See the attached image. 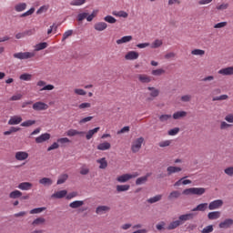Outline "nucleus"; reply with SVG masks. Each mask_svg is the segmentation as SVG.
Instances as JSON below:
<instances>
[{
	"mask_svg": "<svg viewBox=\"0 0 233 233\" xmlns=\"http://www.w3.org/2000/svg\"><path fill=\"white\" fill-rule=\"evenodd\" d=\"M208 219H219V218H221V212L219 211L209 212L208 214Z\"/></svg>",
	"mask_w": 233,
	"mask_h": 233,
	"instance_id": "c756f323",
	"label": "nucleus"
},
{
	"mask_svg": "<svg viewBox=\"0 0 233 233\" xmlns=\"http://www.w3.org/2000/svg\"><path fill=\"white\" fill-rule=\"evenodd\" d=\"M207 208H208V203H202L198 205L196 208H194L192 209V212H205V210H207Z\"/></svg>",
	"mask_w": 233,
	"mask_h": 233,
	"instance_id": "f3484780",
	"label": "nucleus"
},
{
	"mask_svg": "<svg viewBox=\"0 0 233 233\" xmlns=\"http://www.w3.org/2000/svg\"><path fill=\"white\" fill-rule=\"evenodd\" d=\"M85 205V201L83 200H76L73 201L69 204L70 208H79Z\"/></svg>",
	"mask_w": 233,
	"mask_h": 233,
	"instance_id": "b1692460",
	"label": "nucleus"
},
{
	"mask_svg": "<svg viewBox=\"0 0 233 233\" xmlns=\"http://www.w3.org/2000/svg\"><path fill=\"white\" fill-rule=\"evenodd\" d=\"M106 212H110V207L108 206H98L96 209V214H106Z\"/></svg>",
	"mask_w": 233,
	"mask_h": 233,
	"instance_id": "2eb2a0df",
	"label": "nucleus"
},
{
	"mask_svg": "<svg viewBox=\"0 0 233 233\" xmlns=\"http://www.w3.org/2000/svg\"><path fill=\"white\" fill-rule=\"evenodd\" d=\"M233 225L232 218H226L224 221L220 222L218 227L219 228H230Z\"/></svg>",
	"mask_w": 233,
	"mask_h": 233,
	"instance_id": "f8f14e48",
	"label": "nucleus"
},
{
	"mask_svg": "<svg viewBox=\"0 0 233 233\" xmlns=\"http://www.w3.org/2000/svg\"><path fill=\"white\" fill-rule=\"evenodd\" d=\"M163 46V40L156 39L149 46L151 48H159Z\"/></svg>",
	"mask_w": 233,
	"mask_h": 233,
	"instance_id": "58836bf2",
	"label": "nucleus"
},
{
	"mask_svg": "<svg viewBox=\"0 0 233 233\" xmlns=\"http://www.w3.org/2000/svg\"><path fill=\"white\" fill-rule=\"evenodd\" d=\"M133 37L132 35H126L122 38L116 40V45H123L124 43H130L132 41Z\"/></svg>",
	"mask_w": 233,
	"mask_h": 233,
	"instance_id": "a878e982",
	"label": "nucleus"
},
{
	"mask_svg": "<svg viewBox=\"0 0 233 233\" xmlns=\"http://www.w3.org/2000/svg\"><path fill=\"white\" fill-rule=\"evenodd\" d=\"M32 125H35V120H26L21 124V127H32Z\"/></svg>",
	"mask_w": 233,
	"mask_h": 233,
	"instance_id": "0e129e2a",
	"label": "nucleus"
},
{
	"mask_svg": "<svg viewBox=\"0 0 233 233\" xmlns=\"http://www.w3.org/2000/svg\"><path fill=\"white\" fill-rule=\"evenodd\" d=\"M89 173H90V169L86 167V165H84L80 167L81 176H87V174Z\"/></svg>",
	"mask_w": 233,
	"mask_h": 233,
	"instance_id": "de8ad7c7",
	"label": "nucleus"
},
{
	"mask_svg": "<svg viewBox=\"0 0 233 233\" xmlns=\"http://www.w3.org/2000/svg\"><path fill=\"white\" fill-rule=\"evenodd\" d=\"M194 213H187L185 215H181L178 218V221H180V225H183V223H185V221H190V219H194Z\"/></svg>",
	"mask_w": 233,
	"mask_h": 233,
	"instance_id": "1a4fd4ad",
	"label": "nucleus"
},
{
	"mask_svg": "<svg viewBox=\"0 0 233 233\" xmlns=\"http://www.w3.org/2000/svg\"><path fill=\"white\" fill-rule=\"evenodd\" d=\"M106 28H108V25L105 22H97L94 25V29L96 30V32H104Z\"/></svg>",
	"mask_w": 233,
	"mask_h": 233,
	"instance_id": "9d476101",
	"label": "nucleus"
},
{
	"mask_svg": "<svg viewBox=\"0 0 233 233\" xmlns=\"http://www.w3.org/2000/svg\"><path fill=\"white\" fill-rule=\"evenodd\" d=\"M224 173L227 176H229L230 177H233V167H227L226 169H224Z\"/></svg>",
	"mask_w": 233,
	"mask_h": 233,
	"instance_id": "338daca9",
	"label": "nucleus"
},
{
	"mask_svg": "<svg viewBox=\"0 0 233 233\" xmlns=\"http://www.w3.org/2000/svg\"><path fill=\"white\" fill-rule=\"evenodd\" d=\"M40 185H44V187H50L54 181H52V178L48 177H43L39 180Z\"/></svg>",
	"mask_w": 233,
	"mask_h": 233,
	"instance_id": "c85d7f7f",
	"label": "nucleus"
},
{
	"mask_svg": "<svg viewBox=\"0 0 233 233\" xmlns=\"http://www.w3.org/2000/svg\"><path fill=\"white\" fill-rule=\"evenodd\" d=\"M36 86L39 87H42L40 89V92H43L44 90H54L55 86L54 85H47L46 86V82L40 80L36 83Z\"/></svg>",
	"mask_w": 233,
	"mask_h": 233,
	"instance_id": "423d86ee",
	"label": "nucleus"
},
{
	"mask_svg": "<svg viewBox=\"0 0 233 233\" xmlns=\"http://www.w3.org/2000/svg\"><path fill=\"white\" fill-rule=\"evenodd\" d=\"M181 167H174V166H169L167 168V176H172V174H177V172H181Z\"/></svg>",
	"mask_w": 233,
	"mask_h": 233,
	"instance_id": "6ab92c4d",
	"label": "nucleus"
},
{
	"mask_svg": "<svg viewBox=\"0 0 233 233\" xmlns=\"http://www.w3.org/2000/svg\"><path fill=\"white\" fill-rule=\"evenodd\" d=\"M181 117H187V111H177L173 114V119H181Z\"/></svg>",
	"mask_w": 233,
	"mask_h": 233,
	"instance_id": "f704fd0d",
	"label": "nucleus"
},
{
	"mask_svg": "<svg viewBox=\"0 0 233 233\" xmlns=\"http://www.w3.org/2000/svg\"><path fill=\"white\" fill-rule=\"evenodd\" d=\"M202 233H210V232H214V227L212 225L207 226L206 228H204L201 231Z\"/></svg>",
	"mask_w": 233,
	"mask_h": 233,
	"instance_id": "e2e57ef3",
	"label": "nucleus"
},
{
	"mask_svg": "<svg viewBox=\"0 0 233 233\" xmlns=\"http://www.w3.org/2000/svg\"><path fill=\"white\" fill-rule=\"evenodd\" d=\"M138 80L140 81V83H150V81H152V78L147 75H138Z\"/></svg>",
	"mask_w": 233,
	"mask_h": 233,
	"instance_id": "72a5a7b5",
	"label": "nucleus"
},
{
	"mask_svg": "<svg viewBox=\"0 0 233 233\" xmlns=\"http://www.w3.org/2000/svg\"><path fill=\"white\" fill-rule=\"evenodd\" d=\"M46 222V219H45V218H35L33 222L32 225L33 227H39V225H45V223Z\"/></svg>",
	"mask_w": 233,
	"mask_h": 233,
	"instance_id": "cd10ccee",
	"label": "nucleus"
},
{
	"mask_svg": "<svg viewBox=\"0 0 233 233\" xmlns=\"http://www.w3.org/2000/svg\"><path fill=\"white\" fill-rule=\"evenodd\" d=\"M182 194L184 196H194V187H189V188H187L185 189Z\"/></svg>",
	"mask_w": 233,
	"mask_h": 233,
	"instance_id": "052dcab7",
	"label": "nucleus"
},
{
	"mask_svg": "<svg viewBox=\"0 0 233 233\" xmlns=\"http://www.w3.org/2000/svg\"><path fill=\"white\" fill-rule=\"evenodd\" d=\"M45 210H46V208H36L31 209L29 214H41V212H45Z\"/></svg>",
	"mask_w": 233,
	"mask_h": 233,
	"instance_id": "49530a36",
	"label": "nucleus"
},
{
	"mask_svg": "<svg viewBox=\"0 0 233 233\" xmlns=\"http://www.w3.org/2000/svg\"><path fill=\"white\" fill-rule=\"evenodd\" d=\"M168 119H172V115H161L159 116V121H161V123H167Z\"/></svg>",
	"mask_w": 233,
	"mask_h": 233,
	"instance_id": "5fc2aeb1",
	"label": "nucleus"
},
{
	"mask_svg": "<svg viewBox=\"0 0 233 233\" xmlns=\"http://www.w3.org/2000/svg\"><path fill=\"white\" fill-rule=\"evenodd\" d=\"M104 21H106V23H109V25H114V24L117 23V20L112 15L105 16Z\"/></svg>",
	"mask_w": 233,
	"mask_h": 233,
	"instance_id": "4c0bfd02",
	"label": "nucleus"
},
{
	"mask_svg": "<svg viewBox=\"0 0 233 233\" xmlns=\"http://www.w3.org/2000/svg\"><path fill=\"white\" fill-rule=\"evenodd\" d=\"M220 207H223V200H221V199L214 200V201L210 202L208 205L209 210H216V209L219 208Z\"/></svg>",
	"mask_w": 233,
	"mask_h": 233,
	"instance_id": "0eeeda50",
	"label": "nucleus"
},
{
	"mask_svg": "<svg viewBox=\"0 0 233 233\" xmlns=\"http://www.w3.org/2000/svg\"><path fill=\"white\" fill-rule=\"evenodd\" d=\"M21 196H23V193L17 189L12 191L9 194L10 199H17V198H21Z\"/></svg>",
	"mask_w": 233,
	"mask_h": 233,
	"instance_id": "7c9ffc66",
	"label": "nucleus"
},
{
	"mask_svg": "<svg viewBox=\"0 0 233 233\" xmlns=\"http://www.w3.org/2000/svg\"><path fill=\"white\" fill-rule=\"evenodd\" d=\"M66 179H68L67 174L61 175L57 179L56 185H63V183H65Z\"/></svg>",
	"mask_w": 233,
	"mask_h": 233,
	"instance_id": "a19ab883",
	"label": "nucleus"
},
{
	"mask_svg": "<svg viewBox=\"0 0 233 233\" xmlns=\"http://www.w3.org/2000/svg\"><path fill=\"white\" fill-rule=\"evenodd\" d=\"M147 90L151 91V97H157L159 96V89H156V87H147Z\"/></svg>",
	"mask_w": 233,
	"mask_h": 233,
	"instance_id": "c03bdc74",
	"label": "nucleus"
},
{
	"mask_svg": "<svg viewBox=\"0 0 233 233\" xmlns=\"http://www.w3.org/2000/svg\"><path fill=\"white\" fill-rule=\"evenodd\" d=\"M86 3V0H73L70 2L71 6H81Z\"/></svg>",
	"mask_w": 233,
	"mask_h": 233,
	"instance_id": "79ce46f5",
	"label": "nucleus"
},
{
	"mask_svg": "<svg viewBox=\"0 0 233 233\" xmlns=\"http://www.w3.org/2000/svg\"><path fill=\"white\" fill-rule=\"evenodd\" d=\"M66 136H68V137H74V136H83V134H85V132L83 131H78L77 129H69L66 131Z\"/></svg>",
	"mask_w": 233,
	"mask_h": 233,
	"instance_id": "dca6fc26",
	"label": "nucleus"
},
{
	"mask_svg": "<svg viewBox=\"0 0 233 233\" xmlns=\"http://www.w3.org/2000/svg\"><path fill=\"white\" fill-rule=\"evenodd\" d=\"M45 48H48V43L41 42L35 46V52H40V50H45Z\"/></svg>",
	"mask_w": 233,
	"mask_h": 233,
	"instance_id": "5701e85b",
	"label": "nucleus"
},
{
	"mask_svg": "<svg viewBox=\"0 0 233 233\" xmlns=\"http://www.w3.org/2000/svg\"><path fill=\"white\" fill-rule=\"evenodd\" d=\"M227 99H228V96L227 95H222L219 96L213 97L212 101H225Z\"/></svg>",
	"mask_w": 233,
	"mask_h": 233,
	"instance_id": "680f3d73",
	"label": "nucleus"
},
{
	"mask_svg": "<svg viewBox=\"0 0 233 233\" xmlns=\"http://www.w3.org/2000/svg\"><path fill=\"white\" fill-rule=\"evenodd\" d=\"M139 176V173L134 172L132 174H124L116 177V181L118 183H127V181H130V179H134Z\"/></svg>",
	"mask_w": 233,
	"mask_h": 233,
	"instance_id": "f03ea898",
	"label": "nucleus"
},
{
	"mask_svg": "<svg viewBox=\"0 0 233 233\" xmlns=\"http://www.w3.org/2000/svg\"><path fill=\"white\" fill-rule=\"evenodd\" d=\"M112 145H110L109 142H103V143H100L98 144V146L96 147L97 150H102V151H105V150H110Z\"/></svg>",
	"mask_w": 233,
	"mask_h": 233,
	"instance_id": "a211bd4d",
	"label": "nucleus"
},
{
	"mask_svg": "<svg viewBox=\"0 0 233 233\" xmlns=\"http://www.w3.org/2000/svg\"><path fill=\"white\" fill-rule=\"evenodd\" d=\"M20 79L22 80V81H32V75H30V74H22L21 76H20Z\"/></svg>",
	"mask_w": 233,
	"mask_h": 233,
	"instance_id": "4d7b16f0",
	"label": "nucleus"
},
{
	"mask_svg": "<svg viewBox=\"0 0 233 233\" xmlns=\"http://www.w3.org/2000/svg\"><path fill=\"white\" fill-rule=\"evenodd\" d=\"M96 163H98L99 168H101L102 170H105V168H106V167H108V162L106 161V157H102L96 160Z\"/></svg>",
	"mask_w": 233,
	"mask_h": 233,
	"instance_id": "412c9836",
	"label": "nucleus"
},
{
	"mask_svg": "<svg viewBox=\"0 0 233 233\" xmlns=\"http://www.w3.org/2000/svg\"><path fill=\"white\" fill-rule=\"evenodd\" d=\"M165 72H166L165 69L158 68V69L152 70L151 74H152V76H163V74H165Z\"/></svg>",
	"mask_w": 233,
	"mask_h": 233,
	"instance_id": "37998d69",
	"label": "nucleus"
},
{
	"mask_svg": "<svg viewBox=\"0 0 233 233\" xmlns=\"http://www.w3.org/2000/svg\"><path fill=\"white\" fill-rule=\"evenodd\" d=\"M144 143L145 138L143 137L134 139L131 144V152H133V154H137V152L141 150V147H143Z\"/></svg>",
	"mask_w": 233,
	"mask_h": 233,
	"instance_id": "f257e3e1",
	"label": "nucleus"
},
{
	"mask_svg": "<svg viewBox=\"0 0 233 233\" xmlns=\"http://www.w3.org/2000/svg\"><path fill=\"white\" fill-rule=\"evenodd\" d=\"M33 110H36L37 112L41 110H48V104H46L45 102H35L33 104Z\"/></svg>",
	"mask_w": 233,
	"mask_h": 233,
	"instance_id": "20e7f679",
	"label": "nucleus"
},
{
	"mask_svg": "<svg viewBox=\"0 0 233 233\" xmlns=\"http://www.w3.org/2000/svg\"><path fill=\"white\" fill-rule=\"evenodd\" d=\"M217 10H218L219 12H223V10H227L228 8V3H222V4H218L216 6Z\"/></svg>",
	"mask_w": 233,
	"mask_h": 233,
	"instance_id": "a18cd8bd",
	"label": "nucleus"
},
{
	"mask_svg": "<svg viewBox=\"0 0 233 233\" xmlns=\"http://www.w3.org/2000/svg\"><path fill=\"white\" fill-rule=\"evenodd\" d=\"M205 54V50L203 49H194L191 51L192 56H203Z\"/></svg>",
	"mask_w": 233,
	"mask_h": 233,
	"instance_id": "bf43d9fd",
	"label": "nucleus"
},
{
	"mask_svg": "<svg viewBox=\"0 0 233 233\" xmlns=\"http://www.w3.org/2000/svg\"><path fill=\"white\" fill-rule=\"evenodd\" d=\"M161 198H163V196H161V195H157V196H155V197H153V198H150L149 199H147V201L149 202V203H157V201H161Z\"/></svg>",
	"mask_w": 233,
	"mask_h": 233,
	"instance_id": "864d4df0",
	"label": "nucleus"
},
{
	"mask_svg": "<svg viewBox=\"0 0 233 233\" xmlns=\"http://www.w3.org/2000/svg\"><path fill=\"white\" fill-rule=\"evenodd\" d=\"M225 121H227V123H231L233 124V114L232 113H229L226 116H225Z\"/></svg>",
	"mask_w": 233,
	"mask_h": 233,
	"instance_id": "774afa93",
	"label": "nucleus"
},
{
	"mask_svg": "<svg viewBox=\"0 0 233 233\" xmlns=\"http://www.w3.org/2000/svg\"><path fill=\"white\" fill-rule=\"evenodd\" d=\"M66 194H68V192L64 189L54 193L51 198L54 199H63V198H66Z\"/></svg>",
	"mask_w": 233,
	"mask_h": 233,
	"instance_id": "4468645a",
	"label": "nucleus"
},
{
	"mask_svg": "<svg viewBox=\"0 0 233 233\" xmlns=\"http://www.w3.org/2000/svg\"><path fill=\"white\" fill-rule=\"evenodd\" d=\"M148 177H150V174H147L144 177H140L136 180V185H143L146 181H148Z\"/></svg>",
	"mask_w": 233,
	"mask_h": 233,
	"instance_id": "2f4dec72",
	"label": "nucleus"
},
{
	"mask_svg": "<svg viewBox=\"0 0 233 233\" xmlns=\"http://www.w3.org/2000/svg\"><path fill=\"white\" fill-rule=\"evenodd\" d=\"M180 225H181V221L175 220V221H172V222L169 223L167 229V230H174V229L177 228V227H180Z\"/></svg>",
	"mask_w": 233,
	"mask_h": 233,
	"instance_id": "bb28decb",
	"label": "nucleus"
},
{
	"mask_svg": "<svg viewBox=\"0 0 233 233\" xmlns=\"http://www.w3.org/2000/svg\"><path fill=\"white\" fill-rule=\"evenodd\" d=\"M88 17V13H80L77 15V21L81 23V21H85Z\"/></svg>",
	"mask_w": 233,
	"mask_h": 233,
	"instance_id": "13d9d810",
	"label": "nucleus"
},
{
	"mask_svg": "<svg viewBox=\"0 0 233 233\" xmlns=\"http://www.w3.org/2000/svg\"><path fill=\"white\" fill-rule=\"evenodd\" d=\"M13 57L15 59H32L33 57H35V52H19V53H15L13 55Z\"/></svg>",
	"mask_w": 233,
	"mask_h": 233,
	"instance_id": "7ed1b4c3",
	"label": "nucleus"
},
{
	"mask_svg": "<svg viewBox=\"0 0 233 233\" xmlns=\"http://www.w3.org/2000/svg\"><path fill=\"white\" fill-rule=\"evenodd\" d=\"M72 34H74V30H72V29L66 31L63 34L62 41H66V39H68V37H70L72 35Z\"/></svg>",
	"mask_w": 233,
	"mask_h": 233,
	"instance_id": "6e6d98bb",
	"label": "nucleus"
},
{
	"mask_svg": "<svg viewBox=\"0 0 233 233\" xmlns=\"http://www.w3.org/2000/svg\"><path fill=\"white\" fill-rule=\"evenodd\" d=\"M179 196H181V192L172 191L168 196V199H177V198H179Z\"/></svg>",
	"mask_w": 233,
	"mask_h": 233,
	"instance_id": "3c124183",
	"label": "nucleus"
},
{
	"mask_svg": "<svg viewBox=\"0 0 233 233\" xmlns=\"http://www.w3.org/2000/svg\"><path fill=\"white\" fill-rule=\"evenodd\" d=\"M220 76H233V66H228L218 70Z\"/></svg>",
	"mask_w": 233,
	"mask_h": 233,
	"instance_id": "ddd939ff",
	"label": "nucleus"
},
{
	"mask_svg": "<svg viewBox=\"0 0 233 233\" xmlns=\"http://www.w3.org/2000/svg\"><path fill=\"white\" fill-rule=\"evenodd\" d=\"M206 191L204 187H193V196H203Z\"/></svg>",
	"mask_w": 233,
	"mask_h": 233,
	"instance_id": "473e14b6",
	"label": "nucleus"
},
{
	"mask_svg": "<svg viewBox=\"0 0 233 233\" xmlns=\"http://www.w3.org/2000/svg\"><path fill=\"white\" fill-rule=\"evenodd\" d=\"M23 121V118L19 116H11V118L8 121V125H19Z\"/></svg>",
	"mask_w": 233,
	"mask_h": 233,
	"instance_id": "aec40b11",
	"label": "nucleus"
},
{
	"mask_svg": "<svg viewBox=\"0 0 233 233\" xmlns=\"http://www.w3.org/2000/svg\"><path fill=\"white\" fill-rule=\"evenodd\" d=\"M172 145V140H164L158 143L160 148H165V147H170Z\"/></svg>",
	"mask_w": 233,
	"mask_h": 233,
	"instance_id": "603ef678",
	"label": "nucleus"
},
{
	"mask_svg": "<svg viewBox=\"0 0 233 233\" xmlns=\"http://www.w3.org/2000/svg\"><path fill=\"white\" fill-rule=\"evenodd\" d=\"M15 10L16 12H23L24 10H26V4L25 3H20L15 6Z\"/></svg>",
	"mask_w": 233,
	"mask_h": 233,
	"instance_id": "ea45409f",
	"label": "nucleus"
},
{
	"mask_svg": "<svg viewBox=\"0 0 233 233\" xmlns=\"http://www.w3.org/2000/svg\"><path fill=\"white\" fill-rule=\"evenodd\" d=\"M112 14L116 17H124V19H127V17H128V13H127L126 11H114Z\"/></svg>",
	"mask_w": 233,
	"mask_h": 233,
	"instance_id": "c9c22d12",
	"label": "nucleus"
},
{
	"mask_svg": "<svg viewBox=\"0 0 233 233\" xmlns=\"http://www.w3.org/2000/svg\"><path fill=\"white\" fill-rule=\"evenodd\" d=\"M28 152L26 151H17L15 155L16 161H25L28 159Z\"/></svg>",
	"mask_w": 233,
	"mask_h": 233,
	"instance_id": "39448f33",
	"label": "nucleus"
},
{
	"mask_svg": "<svg viewBox=\"0 0 233 233\" xmlns=\"http://www.w3.org/2000/svg\"><path fill=\"white\" fill-rule=\"evenodd\" d=\"M139 57V53L136 51H129L127 54L125 56V59L127 61H134Z\"/></svg>",
	"mask_w": 233,
	"mask_h": 233,
	"instance_id": "9b49d317",
	"label": "nucleus"
},
{
	"mask_svg": "<svg viewBox=\"0 0 233 233\" xmlns=\"http://www.w3.org/2000/svg\"><path fill=\"white\" fill-rule=\"evenodd\" d=\"M130 190V185H117L116 192H127Z\"/></svg>",
	"mask_w": 233,
	"mask_h": 233,
	"instance_id": "e433bc0d",
	"label": "nucleus"
},
{
	"mask_svg": "<svg viewBox=\"0 0 233 233\" xmlns=\"http://www.w3.org/2000/svg\"><path fill=\"white\" fill-rule=\"evenodd\" d=\"M232 124L227 123L226 121L220 122V130H228V128H231Z\"/></svg>",
	"mask_w": 233,
	"mask_h": 233,
	"instance_id": "8fccbe9b",
	"label": "nucleus"
},
{
	"mask_svg": "<svg viewBox=\"0 0 233 233\" xmlns=\"http://www.w3.org/2000/svg\"><path fill=\"white\" fill-rule=\"evenodd\" d=\"M21 128L12 127L8 131L4 132V136H10L11 134H14V132H19Z\"/></svg>",
	"mask_w": 233,
	"mask_h": 233,
	"instance_id": "09e8293b",
	"label": "nucleus"
},
{
	"mask_svg": "<svg viewBox=\"0 0 233 233\" xmlns=\"http://www.w3.org/2000/svg\"><path fill=\"white\" fill-rule=\"evenodd\" d=\"M168 136H177L179 134V127H175L167 132Z\"/></svg>",
	"mask_w": 233,
	"mask_h": 233,
	"instance_id": "69168bd1",
	"label": "nucleus"
},
{
	"mask_svg": "<svg viewBox=\"0 0 233 233\" xmlns=\"http://www.w3.org/2000/svg\"><path fill=\"white\" fill-rule=\"evenodd\" d=\"M50 137H52L50 133H44L35 138V143L37 144L45 143V141H48Z\"/></svg>",
	"mask_w": 233,
	"mask_h": 233,
	"instance_id": "6e6552de",
	"label": "nucleus"
},
{
	"mask_svg": "<svg viewBox=\"0 0 233 233\" xmlns=\"http://www.w3.org/2000/svg\"><path fill=\"white\" fill-rule=\"evenodd\" d=\"M100 128L101 127H95L94 129H90L86 135V139L90 140L91 137H94L95 134L99 132Z\"/></svg>",
	"mask_w": 233,
	"mask_h": 233,
	"instance_id": "4be33fe9",
	"label": "nucleus"
},
{
	"mask_svg": "<svg viewBox=\"0 0 233 233\" xmlns=\"http://www.w3.org/2000/svg\"><path fill=\"white\" fill-rule=\"evenodd\" d=\"M20 190H30L32 188V183L30 182H22L18 185Z\"/></svg>",
	"mask_w": 233,
	"mask_h": 233,
	"instance_id": "393cba45",
	"label": "nucleus"
}]
</instances>
